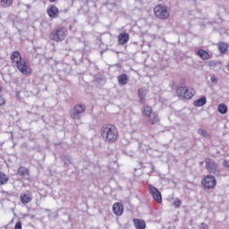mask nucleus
Listing matches in <instances>:
<instances>
[{"label": "nucleus", "instance_id": "f257e3e1", "mask_svg": "<svg viewBox=\"0 0 229 229\" xmlns=\"http://www.w3.org/2000/svg\"><path fill=\"white\" fill-rule=\"evenodd\" d=\"M11 62L16 64V67L23 76H31V68L28 66L26 60H22V56L19 51L11 54Z\"/></svg>", "mask_w": 229, "mask_h": 229}, {"label": "nucleus", "instance_id": "f03ea898", "mask_svg": "<svg viewBox=\"0 0 229 229\" xmlns=\"http://www.w3.org/2000/svg\"><path fill=\"white\" fill-rule=\"evenodd\" d=\"M100 133L103 140L109 144H114L119 138V131L113 124H104L100 129Z\"/></svg>", "mask_w": 229, "mask_h": 229}, {"label": "nucleus", "instance_id": "7ed1b4c3", "mask_svg": "<svg viewBox=\"0 0 229 229\" xmlns=\"http://www.w3.org/2000/svg\"><path fill=\"white\" fill-rule=\"evenodd\" d=\"M66 37L67 30H65V28L56 29L50 34L51 40H54L55 42H62V40H65Z\"/></svg>", "mask_w": 229, "mask_h": 229}, {"label": "nucleus", "instance_id": "20e7f679", "mask_svg": "<svg viewBox=\"0 0 229 229\" xmlns=\"http://www.w3.org/2000/svg\"><path fill=\"white\" fill-rule=\"evenodd\" d=\"M206 169L210 174H219V164L210 157L205 158Z\"/></svg>", "mask_w": 229, "mask_h": 229}, {"label": "nucleus", "instance_id": "39448f33", "mask_svg": "<svg viewBox=\"0 0 229 229\" xmlns=\"http://www.w3.org/2000/svg\"><path fill=\"white\" fill-rule=\"evenodd\" d=\"M154 13L157 19L162 21L169 19V11H167V6L162 4L156 5L154 8Z\"/></svg>", "mask_w": 229, "mask_h": 229}, {"label": "nucleus", "instance_id": "423d86ee", "mask_svg": "<svg viewBox=\"0 0 229 229\" xmlns=\"http://www.w3.org/2000/svg\"><path fill=\"white\" fill-rule=\"evenodd\" d=\"M204 189H214L216 187L217 181L214 175H207L201 181Z\"/></svg>", "mask_w": 229, "mask_h": 229}, {"label": "nucleus", "instance_id": "0eeeda50", "mask_svg": "<svg viewBox=\"0 0 229 229\" xmlns=\"http://www.w3.org/2000/svg\"><path fill=\"white\" fill-rule=\"evenodd\" d=\"M87 110V106L82 104H79L73 107V111L71 114L72 119H81V114Z\"/></svg>", "mask_w": 229, "mask_h": 229}, {"label": "nucleus", "instance_id": "6e6552de", "mask_svg": "<svg viewBox=\"0 0 229 229\" xmlns=\"http://www.w3.org/2000/svg\"><path fill=\"white\" fill-rule=\"evenodd\" d=\"M148 191L153 199H155L157 203H162V193L160 192V191H158V189H157V187L148 184Z\"/></svg>", "mask_w": 229, "mask_h": 229}, {"label": "nucleus", "instance_id": "1a4fd4ad", "mask_svg": "<svg viewBox=\"0 0 229 229\" xmlns=\"http://www.w3.org/2000/svg\"><path fill=\"white\" fill-rule=\"evenodd\" d=\"M62 12L64 11H60L55 5H50L47 10V13L50 19H56Z\"/></svg>", "mask_w": 229, "mask_h": 229}, {"label": "nucleus", "instance_id": "9d476101", "mask_svg": "<svg viewBox=\"0 0 229 229\" xmlns=\"http://www.w3.org/2000/svg\"><path fill=\"white\" fill-rule=\"evenodd\" d=\"M93 83L96 87H103L105 83H106V79L104 78L101 74L94 75L93 77Z\"/></svg>", "mask_w": 229, "mask_h": 229}, {"label": "nucleus", "instance_id": "9b49d317", "mask_svg": "<svg viewBox=\"0 0 229 229\" xmlns=\"http://www.w3.org/2000/svg\"><path fill=\"white\" fill-rule=\"evenodd\" d=\"M113 212L115 216H123V212H124V207L123 204L116 202L113 206Z\"/></svg>", "mask_w": 229, "mask_h": 229}, {"label": "nucleus", "instance_id": "f8f14e48", "mask_svg": "<svg viewBox=\"0 0 229 229\" xmlns=\"http://www.w3.org/2000/svg\"><path fill=\"white\" fill-rule=\"evenodd\" d=\"M130 40V34L127 32H122L118 36V42L124 46V44H128V41Z\"/></svg>", "mask_w": 229, "mask_h": 229}, {"label": "nucleus", "instance_id": "ddd939ff", "mask_svg": "<svg viewBox=\"0 0 229 229\" xmlns=\"http://www.w3.org/2000/svg\"><path fill=\"white\" fill-rule=\"evenodd\" d=\"M20 199L22 205H28V203H31L33 196H31V194L24 193L20 196Z\"/></svg>", "mask_w": 229, "mask_h": 229}, {"label": "nucleus", "instance_id": "4468645a", "mask_svg": "<svg viewBox=\"0 0 229 229\" xmlns=\"http://www.w3.org/2000/svg\"><path fill=\"white\" fill-rule=\"evenodd\" d=\"M133 225L136 229H146V221L142 219L134 218Z\"/></svg>", "mask_w": 229, "mask_h": 229}, {"label": "nucleus", "instance_id": "2eb2a0df", "mask_svg": "<svg viewBox=\"0 0 229 229\" xmlns=\"http://www.w3.org/2000/svg\"><path fill=\"white\" fill-rule=\"evenodd\" d=\"M119 85H126L130 81V77L126 73H122L117 77Z\"/></svg>", "mask_w": 229, "mask_h": 229}, {"label": "nucleus", "instance_id": "dca6fc26", "mask_svg": "<svg viewBox=\"0 0 229 229\" xmlns=\"http://www.w3.org/2000/svg\"><path fill=\"white\" fill-rule=\"evenodd\" d=\"M146 94L147 92L144 89L140 88L138 89V98L141 105H144V103H146Z\"/></svg>", "mask_w": 229, "mask_h": 229}, {"label": "nucleus", "instance_id": "f3484780", "mask_svg": "<svg viewBox=\"0 0 229 229\" xmlns=\"http://www.w3.org/2000/svg\"><path fill=\"white\" fill-rule=\"evenodd\" d=\"M195 94L196 91L194 89H189V88H187L183 92L182 98H184V99H192Z\"/></svg>", "mask_w": 229, "mask_h": 229}, {"label": "nucleus", "instance_id": "a211bd4d", "mask_svg": "<svg viewBox=\"0 0 229 229\" xmlns=\"http://www.w3.org/2000/svg\"><path fill=\"white\" fill-rule=\"evenodd\" d=\"M205 105H207V97L205 96H202L200 98L193 102V106L196 107L205 106Z\"/></svg>", "mask_w": 229, "mask_h": 229}, {"label": "nucleus", "instance_id": "6ab92c4d", "mask_svg": "<svg viewBox=\"0 0 229 229\" xmlns=\"http://www.w3.org/2000/svg\"><path fill=\"white\" fill-rule=\"evenodd\" d=\"M141 114L145 117H149L153 114V108L149 106H144L141 108Z\"/></svg>", "mask_w": 229, "mask_h": 229}, {"label": "nucleus", "instance_id": "aec40b11", "mask_svg": "<svg viewBox=\"0 0 229 229\" xmlns=\"http://www.w3.org/2000/svg\"><path fill=\"white\" fill-rule=\"evenodd\" d=\"M148 123H150V124H157V123H160V118L158 117V114L152 113L148 116Z\"/></svg>", "mask_w": 229, "mask_h": 229}, {"label": "nucleus", "instance_id": "412c9836", "mask_svg": "<svg viewBox=\"0 0 229 229\" xmlns=\"http://www.w3.org/2000/svg\"><path fill=\"white\" fill-rule=\"evenodd\" d=\"M217 47H218V50L220 52V55H225V53H226V51H228L229 46L225 42H219L217 44Z\"/></svg>", "mask_w": 229, "mask_h": 229}, {"label": "nucleus", "instance_id": "4be33fe9", "mask_svg": "<svg viewBox=\"0 0 229 229\" xmlns=\"http://www.w3.org/2000/svg\"><path fill=\"white\" fill-rule=\"evenodd\" d=\"M197 55L200 56L202 60H208V58H210V54L203 49L198 50Z\"/></svg>", "mask_w": 229, "mask_h": 229}, {"label": "nucleus", "instance_id": "5701e85b", "mask_svg": "<svg viewBox=\"0 0 229 229\" xmlns=\"http://www.w3.org/2000/svg\"><path fill=\"white\" fill-rule=\"evenodd\" d=\"M13 4V0H0V6L2 8H10Z\"/></svg>", "mask_w": 229, "mask_h": 229}, {"label": "nucleus", "instance_id": "b1692460", "mask_svg": "<svg viewBox=\"0 0 229 229\" xmlns=\"http://www.w3.org/2000/svg\"><path fill=\"white\" fill-rule=\"evenodd\" d=\"M18 174L19 176H26L30 174V171L26 167L21 165L18 168Z\"/></svg>", "mask_w": 229, "mask_h": 229}, {"label": "nucleus", "instance_id": "393cba45", "mask_svg": "<svg viewBox=\"0 0 229 229\" xmlns=\"http://www.w3.org/2000/svg\"><path fill=\"white\" fill-rule=\"evenodd\" d=\"M61 160L64 162V165H67L68 164H72V157L69 155H63L61 156Z\"/></svg>", "mask_w": 229, "mask_h": 229}, {"label": "nucleus", "instance_id": "a878e982", "mask_svg": "<svg viewBox=\"0 0 229 229\" xmlns=\"http://www.w3.org/2000/svg\"><path fill=\"white\" fill-rule=\"evenodd\" d=\"M219 114L225 115L228 112V106L225 104H220L217 108Z\"/></svg>", "mask_w": 229, "mask_h": 229}, {"label": "nucleus", "instance_id": "bb28decb", "mask_svg": "<svg viewBox=\"0 0 229 229\" xmlns=\"http://www.w3.org/2000/svg\"><path fill=\"white\" fill-rule=\"evenodd\" d=\"M9 178L4 173L0 172V185H6L8 183Z\"/></svg>", "mask_w": 229, "mask_h": 229}, {"label": "nucleus", "instance_id": "cd10ccee", "mask_svg": "<svg viewBox=\"0 0 229 229\" xmlns=\"http://www.w3.org/2000/svg\"><path fill=\"white\" fill-rule=\"evenodd\" d=\"M185 90H187V87L185 86L178 87L176 89L177 96H179V98H183V92H185Z\"/></svg>", "mask_w": 229, "mask_h": 229}, {"label": "nucleus", "instance_id": "c85d7f7f", "mask_svg": "<svg viewBox=\"0 0 229 229\" xmlns=\"http://www.w3.org/2000/svg\"><path fill=\"white\" fill-rule=\"evenodd\" d=\"M3 92V87L0 85V94ZM6 105V100L0 95V106Z\"/></svg>", "mask_w": 229, "mask_h": 229}, {"label": "nucleus", "instance_id": "c756f323", "mask_svg": "<svg viewBox=\"0 0 229 229\" xmlns=\"http://www.w3.org/2000/svg\"><path fill=\"white\" fill-rule=\"evenodd\" d=\"M199 135H201L202 137H208V133H207V131L203 129H199L198 130Z\"/></svg>", "mask_w": 229, "mask_h": 229}, {"label": "nucleus", "instance_id": "7c9ffc66", "mask_svg": "<svg viewBox=\"0 0 229 229\" xmlns=\"http://www.w3.org/2000/svg\"><path fill=\"white\" fill-rule=\"evenodd\" d=\"M76 58H79V60H83V53L82 52H78L76 54V57H73V60H76Z\"/></svg>", "mask_w": 229, "mask_h": 229}, {"label": "nucleus", "instance_id": "2f4dec72", "mask_svg": "<svg viewBox=\"0 0 229 229\" xmlns=\"http://www.w3.org/2000/svg\"><path fill=\"white\" fill-rule=\"evenodd\" d=\"M14 229H22V222L18 221L14 225Z\"/></svg>", "mask_w": 229, "mask_h": 229}, {"label": "nucleus", "instance_id": "473e14b6", "mask_svg": "<svg viewBox=\"0 0 229 229\" xmlns=\"http://www.w3.org/2000/svg\"><path fill=\"white\" fill-rule=\"evenodd\" d=\"M174 205L176 208H180L182 206V200L177 199L174 202Z\"/></svg>", "mask_w": 229, "mask_h": 229}, {"label": "nucleus", "instance_id": "72a5a7b5", "mask_svg": "<svg viewBox=\"0 0 229 229\" xmlns=\"http://www.w3.org/2000/svg\"><path fill=\"white\" fill-rule=\"evenodd\" d=\"M217 61H209L208 65L209 67H216L217 65Z\"/></svg>", "mask_w": 229, "mask_h": 229}, {"label": "nucleus", "instance_id": "f704fd0d", "mask_svg": "<svg viewBox=\"0 0 229 229\" xmlns=\"http://www.w3.org/2000/svg\"><path fill=\"white\" fill-rule=\"evenodd\" d=\"M223 165L224 167H227L229 169V160L224 159Z\"/></svg>", "mask_w": 229, "mask_h": 229}, {"label": "nucleus", "instance_id": "c9c22d12", "mask_svg": "<svg viewBox=\"0 0 229 229\" xmlns=\"http://www.w3.org/2000/svg\"><path fill=\"white\" fill-rule=\"evenodd\" d=\"M211 81L212 83H217V78L216 75L211 76Z\"/></svg>", "mask_w": 229, "mask_h": 229}, {"label": "nucleus", "instance_id": "e433bc0d", "mask_svg": "<svg viewBox=\"0 0 229 229\" xmlns=\"http://www.w3.org/2000/svg\"><path fill=\"white\" fill-rule=\"evenodd\" d=\"M201 225H202V228H204V229H208V225L207 224H205V223H202Z\"/></svg>", "mask_w": 229, "mask_h": 229}, {"label": "nucleus", "instance_id": "4c0bfd02", "mask_svg": "<svg viewBox=\"0 0 229 229\" xmlns=\"http://www.w3.org/2000/svg\"><path fill=\"white\" fill-rule=\"evenodd\" d=\"M26 7L28 8V10H30L31 8V5L26 4Z\"/></svg>", "mask_w": 229, "mask_h": 229}, {"label": "nucleus", "instance_id": "58836bf2", "mask_svg": "<svg viewBox=\"0 0 229 229\" xmlns=\"http://www.w3.org/2000/svg\"><path fill=\"white\" fill-rule=\"evenodd\" d=\"M50 3H56V0H49Z\"/></svg>", "mask_w": 229, "mask_h": 229}, {"label": "nucleus", "instance_id": "ea45409f", "mask_svg": "<svg viewBox=\"0 0 229 229\" xmlns=\"http://www.w3.org/2000/svg\"><path fill=\"white\" fill-rule=\"evenodd\" d=\"M64 13H67L69 12V10L65 9L63 11Z\"/></svg>", "mask_w": 229, "mask_h": 229}, {"label": "nucleus", "instance_id": "a19ab883", "mask_svg": "<svg viewBox=\"0 0 229 229\" xmlns=\"http://www.w3.org/2000/svg\"><path fill=\"white\" fill-rule=\"evenodd\" d=\"M158 1H164V0H158Z\"/></svg>", "mask_w": 229, "mask_h": 229}]
</instances>
